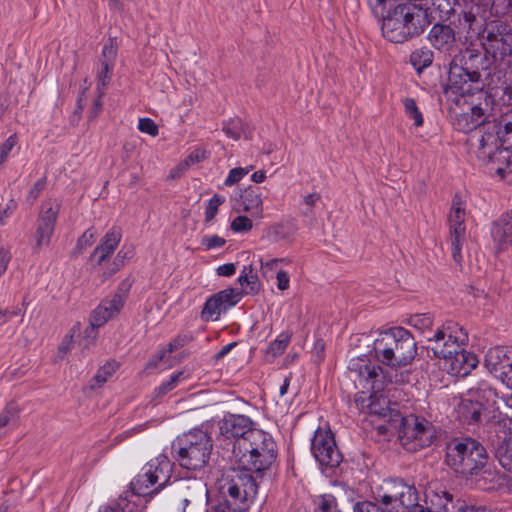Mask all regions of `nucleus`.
<instances>
[{
    "mask_svg": "<svg viewBox=\"0 0 512 512\" xmlns=\"http://www.w3.org/2000/svg\"><path fill=\"white\" fill-rule=\"evenodd\" d=\"M432 337L428 353L431 351L434 357L443 359V369L449 374L465 377L477 367V356L462 348L468 342V335L458 323L447 321Z\"/></svg>",
    "mask_w": 512,
    "mask_h": 512,
    "instance_id": "1",
    "label": "nucleus"
},
{
    "mask_svg": "<svg viewBox=\"0 0 512 512\" xmlns=\"http://www.w3.org/2000/svg\"><path fill=\"white\" fill-rule=\"evenodd\" d=\"M491 62L485 53L476 48H465L454 53L449 62V85L460 95L481 93L483 84L481 71L487 70Z\"/></svg>",
    "mask_w": 512,
    "mask_h": 512,
    "instance_id": "2",
    "label": "nucleus"
},
{
    "mask_svg": "<svg viewBox=\"0 0 512 512\" xmlns=\"http://www.w3.org/2000/svg\"><path fill=\"white\" fill-rule=\"evenodd\" d=\"M233 454L240 470L231 473L245 472L252 476L251 472L261 473L274 463L277 457L276 443L271 435L259 429L234 444Z\"/></svg>",
    "mask_w": 512,
    "mask_h": 512,
    "instance_id": "3",
    "label": "nucleus"
},
{
    "mask_svg": "<svg viewBox=\"0 0 512 512\" xmlns=\"http://www.w3.org/2000/svg\"><path fill=\"white\" fill-rule=\"evenodd\" d=\"M426 11L412 3H400L382 21V35L392 43H404L418 37L429 25Z\"/></svg>",
    "mask_w": 512,
    "mask_h": 512,
    "instance_id": "4",
    "label": "nucleus"
},
{
    "mask_svg": "<svg viewBox=\"0 0 512 512\" xmlns=\"http://www.w3.org/2000/svg\"><path fill=\"white\" fill-rule=\"evenodd\" d=\"M373 352L378 362L398 368L413 361L417 354V345L408 330L402 327H393L381 332L374 340Z\"/></svg>",
    "mask_w": 512,
    "mask_h": 512,
    "instance_id": "5",
    "label": "nucleus"
},
{
    "mask_svg": "<svg viewBox=\"0 0 512 512\" xmlns=\"http://www.w3.org/2000/svg\"><path fill=\"white\" fill-rule=\"evenodd\" d=\"M379 404L371 403L369 411L389 421L401 420L399 438L401 445L409 452H416L429 447L436 438V428L428 420L410 416L403 418L399 412L390 407H379Z\"/></svg>",
    "mask_w": 512,
    "mask_h": 512,
    "instance_id": "6",
    "label": "nucleus"
},
{
    "mask_svg": "<svg viewBox=\"0 0 512 512\" xmlns=\"http://www.w3.org/2000/svg\"><path fill=\"white\" fill-rule=\"evenodd\" d=\"M222 500L212 508V512H244L253 502L258 486L253 478L245 472L227 473L219 486Z\"/></svg>",
    "mask_w": 512,
    "mask_h": 512,
    "instance_id": "7",
    "label": "nucleus"
},
{
    "mask_svg": "<svg viewBox=\"0 0 512 512\" xmlns=\"http://www.w3.org/2000/svg\"><path fill=\"white\" fill-rule=\"evenodd\" d=\"M446 464L464 477L478 475L488 462L485 447L470 437L451 439L446 445Z\"/></svg>",
    "mask_w": 512,
    "mask_h": 512,
    "instance_id": "8",
    "label": "nucleus"
},
{
    "mask_svg": "<svg viewBox=\"0 0 512 512\" xmlns=\"http://www.w3.org/2000/svg\"><path fill=\"white\" fill-rule=\"evenodd\" d=\"M501 398H497L496 391L486 383H480L477 387L470 388L467 395L463 397L457 405L458 418L467 424H475L493 420L499 426V413L496 403Z\"/></svg>",
    "mask_w": 512,
    "mask_h": 512,
    "instance_id": "9",
    "label": "nucleus"
},
{
    "mask_svg": "<svg viewBox=\"0 0 512 512\" xmlns=\"http://www.w3.org/2000/svg\"><path fill=\"white\" fill-rule=\"evenodd\" d=\"M212 447V440L205 431L192 429L179 435L171 449L174 459L182 468L200 471L207 465Z\"/></svg>",
    "mask_w": 512,
    "mask_h": 512,
    "instance_id": "10",
    "label": "nucleus"
},
{
    "mask_svg": "<svg viewBox=\"0 0 512 512\" xmlns=\"http://www.w3.org/2000/svg\"><path fill=\"white\" fill-rule=\"evenodd\" d=\"M481 44L491 63L497 67L512 64V29L500 21L486 24L481 36Z\"/></svg>",
    "mask_w": 512,
    "mask_h": 512,
    "instance_id": "11",
    "label": "nucleus"
},
{
    "mask_svg": "<svg viewBox=\"0 0 512 512\" xmlns=\"http://www.w3.org/2000/svg\"><path fill=\"white\" fill-rule=\"evenodd\" d=\"M376 500L383 512H405L418 501V492L414 485L402 479H388L380 487Z\"/></svg>",
    "mask_w": 512,
    "mask_h": 512,
    "instance_id": "12",
    "label": "nucleus"
},
{
    "mask_svg": "<svg viewBox=\"0 0 512 512\" xmlns=\"http://www.w3.org/2000/svg\"><path fill=\"white\" fill-rule=\"evenodd\" d=\"M311 452L321 467L333 469L342 462L334 434L328 429L318 428L311 440Z\"/></svg>",
    "mask_w": 512,
    "mask_h": 512,
    "instance_id": "13",
    "label": "nucleus"
},
{
    "mask_svg": "<svg viewBox=\"0 0 512 512\" xmlns=\"http://www.w3.org/2000/svg\"><path fill=\"white\" fill-rule=\"evenodd\" d=\"M485 366L503 384L512 388V347L490 348L485 356Z\"/></svg>",
    "mask_w": 512,
    "mask_h": 512,
    "instance_id": "14",
    "label": "nucleus"
},
{
    "mask_svg": "<svg viewBox=\"0 0 512 512\" xmlns=\"http://www.w3.org/2000/svg\"><path fill=\"white\" fill-rule=\"evenodd\" d=\"M59 211L60 204L56 200L49 199L42 203L35 233L37 248L49 245Z\"/></svg>",
    "mask_w": 512,
    "mask_h": 512,
    "instance_id": "15",
    "label": "nucleus"
},
{
    "mask_svg": "<svg viewBox=\"0 0 512 512\" xmlns=\"http://www.w3.org/2000/svg\"><path fill=\"white\" fill-rule=\"evenodd\" d=\"M242 293L234 288L224 289L207 299L201 311L205 321L218 320L223 312L235 306L241 299Z\"/></svg>",
    "mask_w": 512,
    "mask_h": 512,
    "instance_id": "16",
    "label": "nucleus"
},
{
    "mask_svg": "<svg viewBox=\"0 0 512 512\" xmlns=\"http://www.w3.org/2000/svg\"><path fill=\"white\" fill-rule=\"evenodd\" d=\"M349 377L355 382H359L363 388L378 391L381 389L379 376L382 369L378 365L370 364L365 359H352L348 366Z\"/></svg>",
    "mask_w": 512,
    "mask_h": 512,
    "instance_id": "17",
    "label": "nucleus"
},
{
    "mask_svg": "<svg viewBox=\"0 0 512 512\" xmlns=\"http://www.w3.org/2000/svg\"><path fill=\"white\" fill-rule=\"evenodd\" d=\"M479 99L484 100V104L479 102L471 107L470 112L462 113L456 118V126L458 130H461L465 133L476 132L483 125H485L486 121V113L489 110V105L491 102L490 96L485 91H481L479 93Z\"/></svg>",
    "mask_w": 512,
    "mask_h": 512,
    "instance_id": "18",
    "label": "nucleus"
},
{
    "mask_svg": "<svg viewBox=\"0 0 512 512\" xmlns=\"http://www.w3.org/2000/svg\"><path fill=\"white\" fill-rule=\"evenodd\" d=\"M472 138H476L478 142L477 157L480 160H487L499 146H503L505 140L498 130L497 123L487 122Z\"/></svg>",
    "mask_w": 512,
    "mask_h": 512,
    "instance_id": "19",
    "label": "nucleus"
},
{
    "mask_svg": "<svg viewBox=\"0 0 512 512\" xmlns=\"http://www.w3.org/2000/svg\"><path fill=\"white\" fill-rule=\"evenodd\" d=\"M490 236L495 253L512 247V208L491 223Z\"/></svg>",
    "mask_w": 512,
    "mask_h": 512,
    "instance_id": "20",
    "label": "nucleus"
},
{
    "mask_svg": "<svg viewBox=\"0 0 512 512\" xmlns=\"http://www.w3.org/2000/svg\"><path fill=\"white\" fill-rule=\"evenodd\" d=\"M428 40L433 48L450 57L459 50L456 32L446 24H434L428 33Z\"/></svg>",
    "mask_w": 512,
    "mask_h": 512,
    "instance_id": "21",
    "label": "nucleus"
},
{
    "mask_svg": "<svg viewBox=\"0 0 512 512\" xmlns=\"http://www.w3.org/2000/svg\"><path fill=\"white\" fill-rule=\"evenodd\" d=\"M252 426L253 422L248 416L228 414L224 416L220 424V432L226 438H234V444H237L240 439L248 438L250 432L259 430Z\"/></svg>",
    "mask_w": 512,
    "mask_h": 512,
    "instance_id": "22",
    "label": "nucleus"
},
{
    "mask_svg": "<svg viewBox=\"0 0 512 512\" xmlns=\"http://www.w3.org/2000/svg\"><path fill=\"white\" fill-rule=\"evenodd\" d=\"M425 504L430 512H462L465 502L454 499L446 490L429 488L425 493Z\"/></svg>",
    "mask_w": 512,
    "mask_h": 512,
    "instance_id": "23",
    "label": "nucleus"
},
{
    "mask_svg": "<svg viewBox=\"0 0 512 512\" xmlns=\"http://www.w3.org/2000/svg\"><path fill=\"white\" fill-rule=\"evenodd\" d=\"M124 306L123 294H114L103 299L90 315L91 325L103 326L110 319L120 313Z\"/></svg>",
    "mask_w": 512,
    "mask_h": 512,
    "instance_id": "24",
    "label": "nucleus"
},
{
    "mask_svg": "<svg viewBox=\"0 0 512 512\" xmlns=\"http://www.w3.org/2000/svg\"><path fill=\"white\" fill-rule=\"evenodd\" d=\"M122 238L121 229L112 227L102 238L99 245L94 249L90 260L96 265H102L118 247Z\"/></svg>",
    "mask_w": 512,
    "mask_h": 512,
    "instance_id": "25",
    "label": "nucleus"
},
{
    "mask_svg": "<svg viewBox=\"0 0 512 512\" xmlns=\"http://www.w3.org/2000/svg\"><path fill=\"white\" fill-rule=\"evenodd\" d=\"M130 485L132 489L130 499L132 500L137 496H145L157 493L156 491H153V488L158 486V482H154V474L152 472L151 465L146 463L141 469V472L134 478Z\"/></svg>",
    "mask_w": 512,
    "mask_h": 512,
    "instance_id": "26",
    "label": "nucleus"
},
{
    "mask_svg": "<svg viewBox=\"0 0 512 512\" xmlns=\"http://www.w3.org/2000/svg\"><path fill=\"white\" fill-rule=\"evenodd\" d=\"M151 465L154 474V482H158V486L153 491L159 492L169 482L172 473V464L166 455L160 454L151 459L148 463Z\"/></svg>",
    "mask_w": 512,
    "mask_h": 512,
    "instance_id": "27",
    "label": "nucleus"
},
{
    "mask_svg": "<svg viewBox=\"0 0 512 512\" xmlns=\"http://www.w3.org/2000/svg\"><path fill=\"white\" fill-rule=\"evenodd\" d=\"M206 495V486L199 480H188L180 484L179 497L184 507L192 502L201 501Z\"/></svg>",
    "mask_w": 512,
    "mask_h": 512,
    "instance_id": "28",
    "label": "nucleus"
},
{
    "mask_svg": "<svg viewBox=\"0 0 512 512\" xmlns=\"http://www.w3.org/2000/svg\"><path fill=\"white\" fill-rule=\"evenodd\" d=\"M482 8L483 20L489 17H500L509 13L511 8V0H479L475 5L477 12Z\"/></svg>",
    "mask_w": 512,
    "mask_h": 512,
    "instance_id": "29",
    "label": "nucleus"
},
{
    "mask_svg": "<svg viewBox=\"0 0 512 512\" xmlns=\"http://www.w3.org/2000/svg\"><path fill=\"white\" fill-rule=\"evenodd\" d=\"M466 219V206L462 198L456 194L451 202L450 213L448 217L449 228L466 230L465 226Z\"/></svg>",
    "mask_w": 512,
    "mask_h": 512,
    "instance_id": "30",
    "label": "nucleus"
},
{
    "mask_svg": "<svg viewBox=\"0 0 512 512\" xmlns=\"http://www.w3.org/2000/svg\"><path fill=\"white\" fill-rule=\"evenodd\" d=\"M408 323L412 327L419 330L425 336V338L428 341L427 346H431V342H432L430 340V338H432L431 336L436 334L441 329V326H440L435 331L431 330V327L433 325V316L430 313H420V314L411 315Z\"/></svg>",
    "mask_w": 512,
    "mask_h": 512,
    "instance_id": "31",
    "label": "nucleus"
},
{
    "mask_svg": "<svg viewBox=\"0 0 512 512\" xmlns=\"http://www.w3.org/2000/svg\"><path fill=\"white\" fill-rule=\"evenodd\" d=\"M483 161L496 164L497 166L495 167V171L502 176L507 172H512L510 170V166L512 165V151H510L508 148L499 146L495 152L492 153L490 158H487V160Z\"/></svg>",
    "mask_w": 512,
    "mask_h": 512,
    "instance_id": "32",
    "label": "nucleus"
},
{
    "mask_svg": "<svg viewBox=\"0 0 512 512\" xmlns=\"http://www.w3.org/2000/svg\"><path fill=\"white\" fill-rule=\"evenodd\" d=\"M241 205L246 212L255 211L257 214L262 212V197L260 188L249 187L240 195Z\"/></svg>",
    "mask_w": 512,
    "mask_h": 512,
    "instance_id": "33",
    "label": "nucleus"
},
{
    "mask_svg": "<svg viewBox=\"0 0 512 512\" xmlns=\"http://www.w3.org/2000/svg\"><path fill=\"white\" fill-rule=\"evenodd\" d=\"M508 436L496 448L495 456L499 464L512 473V430H508Z\"/></svg>",
    "mask_w": 512,
    "mask_h": 512,
    "instance_id": "34",
    "label": "nucleus"
},
{
    "mask_svg": "<svg viewBox=\"0 0 512 512\" xmlns=\"http://www.w3.org/2000/svg\"><path fill=\"white\" fill-rule=\"evenodd\" d=\"M477 10L475 6L471 7L470 10L461 9L456 14L458 15L457 21H453L458 33L469 34L473 30V26L477 23Z\"/></svg>",
    "mask_w": 512,
    "mask_h": 512,
    "instance_id": "35",
    "label": "nucleus"
},
{
    "mask_svg": "<svg viewBox=\"0 0 512 512\" xmlns=\"http://www.w3.org/2000/svg\"><path fill=\"white\" fill-rule=\"evenodd\" d=\"M98 512H143V507L128 496H120Z\"/></svg>",
    "mask_w": 512,
    "mask_h": 512,
    "instance_id": "36",
    "label": "nucleus"
},
{
    "mask_svg": "<svg viewBox=\"0 0 512 512\" xmlns=\"http://www.w3.org/2000/svg\"><path fill=\"white\" fill-rule=\"evenodd\" d=\"M499 413V423H503V427L512 430V393L501 397L496 403Z\"/></svg>",
    "mask_w": 512,
    "mask_h": 512,
    "instance_id": "37",
    "label": "nucleus"
},
{
    "mask_svg": "<svg viewBox=\"0 0 512 512\" xmlns=\"http://www.w3.org/2000/svg\"><path fill=\"white\" fill-rule=\"evenodd\" d=\"M466 242V230L450 229L451 254L456 264L463 261L462 248Z\"/></svg>",
    "mask_w": 512,
    "mask_h": 512,
    "instance_id": "38",
    "label": "nucleus"
},
{
    "mask_svg": "<svg viewBox=\"0 0 512 512\" xmlns=\"http://www.w3.org/2000/svg\"><path fill=\"white\" fill-rule=\"evenodd\" d=\"M433 59L434 53L428 48L416 49L410 55V62L418 72L429 67L432 64Z\"/></svg>",
    "mask_w": 512,
    "mask_h": 512,
    "instance_id": "39",
    "label": "nucleus"
},
{
    "mask_svg": "<svg viewBox=\"0 0 512 512\" xmlns=\"http://www.w3.org/2000/svg\"><path fill=\"white\" fill-rule=\"evenodd\" d=\"M238 282L241 286L247 285L249 289L246 293L256 294L259 291V280L256 273L253 272L251 265L244 266L241 275L238 278Z\"/></svg>",
    "mask_w": 512,
    "mask_h": 512,
    "instance_id": "40",
    "label": "nucleus"
},
{
    "mask_svg": "<svg viewBox=\"0 0 512 512\" xmlns=\"http://www.w3.org/2000/svg\"><path fill=\"white\" fill-rule=\"evenodd\" d=\"M118 367L119 364L116 361L108 362L100 367L92 379L94 383L91 384V388L102 386L116 372Z\"/></svg>",
    "mask_w": 512,
    "mask_h": 512,
    "instance_id": "41",
    "label": "nucleus"
},
{
    "mask_svg": "<svg viewBox=\"0 0 512 512\" xmlns=\"http://www.w3.org/2000/svg\"><path fill=\"white\" fill-rule=\"evenodd\" d=\"M185 378L186 376L184 371L173 373L168 381L163 382L160 386L154 389V396L158 398L166 395L168 392L175 389L178 383Z\"/></svg>",
    "mask_w": 512,
    "mask_h": 512,
    "instance_id": "42",
    "label": "nucleus"
},
{
    "mask_svg": "<svg viewBox=\"0 0 512 512\" xmlns=\"http://www.w3.org/2000/svg\"><path fill=\"white\" fill-rule=\"evenodd\" d=\"M404 111L408 118L414 120L416 127H421L424 123L423 115L418 109L416 102L412 98H405L403 100Z\"/></svg>",
    "mask_w": 512,
    "mask_h": 512,
    "instance_id": "43",
    "label": "nucleus"
},
{
    "mask_svg": "<svg viewBox=\"0 0 512 512\" xmlns=\"http://www.w3.org/2000/svg\"><path fill=\"white\" fill-rule=\"evenodd\" d=\"M224 133L233 140H239L244 133V125L241 119L233 118L223 125Z\"/></svg>",
    "mask_w": 512,
    "mask_h": 512,
    "instance_id": "44",
    "label": "nucleus"
},
{
    "mask_svg": "<svg viewBox=\"0 0 512 512\" xmlns=\"http://www.w3.org/2000/svg\"><path fill=\"white\" fill-rule=\"evenodd\" d=\"M315 503L320 512H339L336 498L333 495H321Z\"/></svg>",
    "mask_w": 512,
    "mask_h": 512,
    "instance_id": "45",
    "label": "nucleus"
},
{
    "mask_svg": "<svg viewBox=\"0 0 512 512\" xmlns=\"http://www.w3.org/2000/svg\"><path fill=\"white\" fill-rule=\"evenodd\" d=\"M291 336L288 333H281L269 346V352L273 356L280 355L284 352L290 342Z\"/></svg>",
    "mask_w": 512,
    "mask_h": 512,
    "instance_id": "46",
    "label": "nucleus"
},
{
    "mask_svg": "<svg viewBox=\"0 0 512 512\" xmlns=\"http://www.w3.org/2000/svg\"><path fill=\"white\" fill-rule=\"evenodd\" d=\"M271 233L277 240L286 239L295 233L292 223H278L271 228Z\"/></svg>",
    "mask_w": 512,
    "mask_h": 512,
    "instance_id": "47",
    "label": "nucleus"
},
{
    "mask_svg": "<svg viewBox=\"0 0 512 512\" xmlns=\"http://www.w3.org/2000/svg\"><path fill=\"white\" fill-rule=\"evenodd\" d=\"M497 126L503 137L512 138V109L501 116Z\"/></svg>",
    "mask_w": 512,
    "mask_h": 512,
    "instance_id": "48",
    "label": "nucleus"
},
{
    "mask_svg": "<svg viewBox=\"0 0 512 512\" xmlns=\"http://www.w3.org/2000/svg\"><path fill=\"white\" fill-rule=\"evenodd\" d=\"M224 202V198L219 195H214L208 202L205 210V221L210 222L214 219L218 212V207Z\"/></svg>",
    "mask_w": 512,
    "mask_h": 512,
    "instance_id": "49",
    "label": "nucleus"
},
{
    "mask_svg": "<svg viewBox=\"0 0 512 512\" xmlns=\"http://www.w3.org/2000/svg\"><path fill=\"white\" fill-rule=\"evenodd\" d=\"M251 168L252 167L250 166L246 168L238 167L231 169L229 171L227 178L225 179V185L232 186L235 183L239 182L245 175H247L250 172Z\"/></svg>",
    "mask_w": 512,
    "mask_h": 512,
    "instance_id": "50",
    "label": "nucleus"
},
{
    "mask_svg": "<svg viewBox=\"0 0 512 512\" xmlns=\"http://www.w3.org/2000/svg\"><path fill=\"white\" fill-rule=\"evenodd\" d=\"M283 261H284L283 259H278V258L269 259L267 261H263L262 259H260L261 270H262L263 276L272 277L274 272L277 273L279 263H281Z\"/></svg>",
    "mask_w": 512,
    "mask_h": 512,
    "instance_id": "51",
    "label": "nucleus"
},
{
    "mask_svg": "<svg viewBox=\"0 0 512 512\" xmlns=\"http://www.w3.org/2000/svg\"><path fill=\"white\" fill-rule=\"evenodd\" d=\"M204 158H205V152L200 149H196L193 152H191L185 158V160L180 162V169H188L190 166L201 162Z\"/></svg>",
    "mask_w": 512,
    "mask_h": 512,
    "instance_id": "52",
    "label": "nucleus"
},
{
    "mask_svg": "<svg viewBox=\"0 0 512 512\" xmlns=\"http://www.w3.org/2000/svg\"><path fill=\"white\" fill-rule=\"evenodd\" d=\"M252 221L246 216H237L231 223L234 232H246L252 229Z\"/></svg>",
    "mask_w": 512,
    "mask_h": 512,
    "instance_id": "53",
    "label": "nucleus"
},
{
    "mask_svg": "<svg viewBox=\"0 0 512 512\" xmlns=\"http://www.w3.org/2000/svg\"><path fill=\"white\" fill-rule=\"evenodd\" d=\"M17 144L16 135H11L4 143L0 145V165L3 164L13 149V147Z\"/></svg>",
    "mask_w": 512,
    "mask_h": 512,
    "instance_id": "54",
    "label": "nucleus"
},
{
    "mask_svg": "<svg viewBox=\"0 0 512 512\" xmlns=\"http://www.w3.org/2000/svg\"><path fill=\"white\" fill-rule=\"evenodd\" d=\"M138 129L151 136H156L158 134V126L150 118H141L139 120Z\"/></svg>",
    "mask_w": 512,
    "mask_h": 512,
    "instance_id": "55",
    "label": "nucleus"
},
{
    "mask_svg": "<svg viewBox=\"0 0 512 512\" xmlns=\"http://www.w3.org/2000/svg\"><path fill=\"white\" fill-rule=\"evenodd\" d=\"M45 186H46L45 178H41L38 181H36L27 195V201L30 204H33L36 201V199L39 197V195L42 193Z\"/></svg>",
    "mask_w": 512,
    "mask_h": 512,
    "instance_id": "56",
    "label": "nucleus"
},
{
    "mask_svg": "<svg viewBox=\"0 0 512 512\" xmlns=\"http://www.w3.org/2000/svg\"><path fill=\"white\" fill-rule=\"evenodd\" d=\"M353 512H383L379 505L372 501L357 502L353 507Z\"/></svg>",
    "mask_w": 512,
    "mask_h": 512,
    "instance_id": "57",
    "label": "nucleus"
},
{
    "mask_svg": "<svg viewBox=\"0 0 512 512\" xmlns=\"http://www.w3.org/2000/svg\"><path fill=\"white\" fill-rule=\"evenodd\" d=\"M320 200V195L318 193H311L303 197V202L305 208L303 209V214L306 216H310L313 212L314 206Z\"/></svg>",
    "mask_w": 512,
    "mask_h": 512,
    "instance_id": "58",
    "label": "nucleus"
},
{
    "mask_svg": "<svg viewBox=\"0 0 512 512\" xmlns=\"http://www.w3.org/2000/svg\"><path fill=\"white\" fill-rule=\"evenodd\" d=\"M202 245L206 247V249H213L222 247L226 241L224 238L219 237L217 235L204 236L201 241Z\"/></svg>",
    "mask_w": 512,
    "mask_h": 512,
    "instance_id": "59",
    "label": "nucleus"
},
{
    "mask_svg": "<svg viewBox=\"0 0 512 512\" xmlns=\"http://www.w3.org/2000/svg\"><path fill=\"white\" fill-rule=\"evenodd\" d=\"M116 54H117V48L113 44V42L110 41L109 43L105 44L103 47L102 56L104 59L102 61H109L110 63L114 64Z\"/></svg>",
    "mask_w": 512,
    "mask_h": 512,
    "instance_id": "60",
    "label": "nucleus"
},
{
    "mask_svg": "<svg viewBox=\"0 0 512 512\" xmlns=\"http://www.w3.org/2000/svg\"><path fill=\"white\" fill-rule=\"evenodd\" d=\"M100 326H93L90 324L89 327L85 329V344L84 349H89L90 345H93L97 336L98 332L96 331V328H99Z\"/></svg>",
    "mask_w": 512,
    "mask_h": 512,
    "instance_id": "61",
    "label": "nucleus"
},
{
    "mask_svg": "<svg viewBox=\"0 0 512 512\" xmlns=\"http://www.w3.org/2000/svg\"><path fill=\"white\" fill-rule=\"evenodd\" d=\"M95 238V232L92 229H87L83 235L78 239V247L83 249L90 246Z\"/></svg>",
    "mask_w": 512,
    "mask_h": 512,
    "instance_id": "62",
    "label": "nucleus"
},
{
    "mask_svg": "<svg viewBox=\"0 0 512 512\" xmlns=\"http://www.w3.org/2000/svg\"><path fill=\"white\" fill-rule=\"evenodd\" d=\"M16 415V409L14 406L9 405L6 409L0 414V428L6 426L11 419H13Z\"/></svg>",
    "mask_w": 512,
    "mask_h": 512,
    "instance_id": "63",
    "label": "nucleus"
},
{
    "mask_svg": "<svg viewBox=\"0 0 512 512\" xmlns=\"http://www.w3.org/2000/svg\"><path fill=\"white\" fill-rule=\"evenodd\" d=\"M277 287L279 290H287L289 288L290 279L286 272L278 270L276 273Z\"/></svg>",
    "mask_w": 512,
    "mask_h": 512,
    "instance_id": "64",
    "label": "nucleus"
}]
</instances>
